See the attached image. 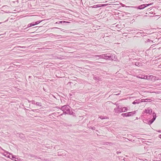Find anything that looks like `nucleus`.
Instances as JSON below:
<instances>
[{
    "instance_id": "28",
    "label": "nucleus",
    "mask_w": 161,
    "mask_h": 161,
    "mask_svg": "<svg viewBox=\"0 0 161 161\" xmlns=\"http://www.w3.org/2000/svg\"><path fill=\"white\" fill-rule=\"evenodd\" d=\"M158 137L161 139V134L159 135Z\"/></svg>"
},
{
    "instance_id": "11",
    "label": "nucleus",
    "mask_w": 161,
    "mask_h": 161,
    "mask_svg": "<svg viewBox=\"0 0 161 161\" xmlns=\"http://www.w3.org/2000/svg\"><path fill=\"white\" fill-rule=\"evenodd\" d=\"M19 137L22 139H24L25 137L24 135L21 133L19 134Z\"/></svg>"
},
{
    "instance_id": "14",
    "label": "nucleus",
    "mask_w": 161,
    "mask_h": 161,
    "mask_svg": "<svg viewBox=\"0 0 161 161\" xmlns=\"http://www.w3.org/2000/svg\"><path fill=\"white\" fill-rule=\"evenodd\" d=\"M102 6V5L101 4H97V5H95L93 6V7L94 8H97L98 7H100Z\"/></svg>"
},
{
    "instance_id": "8",
    "label": "nucleus",
    "mask_w": 161,
    "mask_h": 161,
    "mask_svg": "<svg viewBox=\"0 0 161 161\" xmlns=\"http://www.w3.org/2000/svg\"><path fill=\"white\" fill-rule=\"evenodd\" d=\"M152 100L150 99H142L141 100V102H151Z\"/></svg>"
},
{
    "instance_id": "26",
    "label": "nucleus",
    "mask_w": 161,
    "mask_h": 161,
    "mask_svg": "<svg viewBox=\"0 0 161 161\" xmlns=\"http://www.w3.org/2000/svg\"><path fill=\"white\" fill-rule=\"evenodd\" d=\"M36 110V109H32V111H33V112H35V111Z\"/></svg>"
},
{
    "instance_id": "17",
    "label": "nucleus",
    "mask_w": 161,
    "mask_h": 161,
    "mask_svg": "<svg viewBox=\"0 0 161 161\" xmlns=\"http://www.w3.org/2000/svg\"><path fill=\"white\" fill-rule=\"evenodd\" d=\"M42 21H37L34 24V25H37L38 24H39V23H40Z\"/></svg>"
},
{
    "instance_id": "1",
    "label": "nucleus",
    "mask_w": 161,
    "mask_h": 161,
    "mask_svg": "<svg viewBox=\"0 0 161 161\" xmlns=\"http://www.w3.org/2000/svg\"><path fill=\"white\" fill-rule=\"evenodd\" d=\"M128 108L126 107H121L120 106H119L117 108L114 109V111L115 113H120L122 112H125L127 111Z\"/></svg>"
},
{
    "instance_id": "25",
    "label": "nucleus",
    "mask_w": 161,
    "mask_h": 161,
    "mask_svg": "<svg viewBox=\"0 0 161 161\" xmlns=\"http://www.w3.org/2000/svg\"><path fill=\"white\" fill-rule=\"evenodd\" d=\"M137 64H139V63L138 62H136V65H137Z\"/></svg>"
},
{
    "instance_id": "34",
    "label": "nucleus",
    "mask_w": 161,
    "mask_h": 161,
    "mask_svg": "<svg viewBox=\"0 0 161 161\" xmlns=\"http://www.w3.org/2000/svg\"><path fill=\"white\" fill-rule=\"evenodd\" d=\"M148 41H149V39L148 40Z\"/></svg>"
},
{
    "instance_id": "27",
    "label": "nucleus",
    "mask_w": 161,
    "mask_h": 161,
    "mask_svg": "<svg viewBox=\"0 0 161 161\" xmlns=\"http://www.w3.org/2000/svg\"><path fill=\"white\" fill-rule=\"evenodd\" d=\"M121 152L119 151H117V153L118 154L119 153H120Z\"/></svg>"
},
{
    "instance_id": "22",
    "label": "nucleus",
    "mask_w": 161,
    "mask_h": 161,
    "mask_svg": "<svg viewBox=\"0 0 161 161\" xmlns=\"http://www.w3.org/2000/svg\"><path fill=\"white\" fill-rule=\"evenodd\" d=\"M12 158L13 159L15 158V156H13V155L12 156Z\"/></svg>"
},
{
    "instance_id": "30",
    "label": "nucleus",
    "mask_w": 161,
    "mask_h": 161,
    "mask_svg": "<svg viewBox=\"0 0 161 161\" xmlns=\"http://www.w3.org/2000/svg\"><path fill=\"white\" fill-rule=\"evenodd\" d=\"M28 102L29 103H30V102H31V101H28Z\"/></svg>"
},
{
    "instance_id": "2",
    "label": "nucleus",
    "mask_w": 161,
    "mask_h": 161,
    "mask_svg": "<svg viewBox=\"0 0 161 161\" xmlns=\"http://www.w3.org/2000/svg\"><path fill=\"white\" fill-rule=\"evenodd\" d=\"M61 109L63 111L64 114H71L70 112V107L68 105L62 106Z\"/></svg>"
},
{
    "instance_id": "7",
    "label": "nucleus",
    "mask_w": 161,
    "mask_h": 161,
    "mask_svg": "<svg viewBox=\"0 0 161 161\" xmlns=\"http://www.w3.org/2000/svg\"><path fill=\"white\" fill-rule=\"evenodd\" d=\"M152 112V109L148 108L147 109H145V110L143 112V114H144V113H146L147 114H150Z\"/></svg>"
},
{
    "instance_id": "31",
    "label": "nucleus",
    "mask_w": 161,
    "mask_h": 161,
    "mask_svg": "<svg viewBox=\"0 0 161 161\" xmlns=\"http://www.w3.org/2000/svg\"><path fill=\"white\" fill-rule=\"evenodd\" d=\"M158 132H160L161 131H160V130H159V131H158Z\"/></svg>"
},
{
    "instance_id": "23",
    "label": "nucleus",
    "mask_w": 161,
    "mask_h": 161,
    "mask_svg": "<svg viewBox=\"0 0 161 161\" xmlns=\"http://www.w3.org/2000/svg\"><path fill=\"white\" fill-rule=\"evenodd\" d=\"M102 5V6H105L107 5V4H101Z\"/></svg>"
},
{
    "instance_id": "15",
    "label": "nucleus",
    "mask_w": 161,
    "mask_h": 161,
    "mask_svg": "<svg viewBox=\"0 0 161 161\" xmlns=\"http://www.w3.org/2000/svg\"><path fill=\"white\" fill-rule=\"evenodd\" d=\"M34 25H35L34 23H30V24H29L28 25V27H31L32 26H33Z\"/></svg>"
},
{
    "instance_id": "4",
    "label": "nucleus",
    "mask_w": 161,
    "mask_h": 161,
    "mask_svg": "<svg viewBox=\"0 0 161 161\" xmlns=\"http://www.w3.org/2000/svg\"><path fill=\"white\" fill-rule=\"evenodd\" d=\"M114 55L110 54H103V59H106V60H113L112 57Z\"/></svg>"
},
{
    "instance_id": "29",
    "label": "nucleus",
    "mask_w": 161,
    "mask_h": 161,
    "mask_svg": "<svg viewBox=\"0 0 161 161\" xmlns=\"http://www.w3.org/2000/svg\"><path fill=\"white\" fill-rule=\"evenodd\" d=\"M6 153H9V154H10V153H8V152H6Z\"/></svg>"
},
{
    "instance_id": "6",
    "label": "nucleus",
    "mask_w": 161,
    "mask_h": 161,
    "mask_svg": "<svg viewBox=\"0 0 161 161\" xmlns=\"http://www.w3.org/2000/svg\"><path fill=\"white\" fill-rule=\"evenodd\" d=\"M152 4L151 3V4H142V5H141L139 6H138L137 7V8L138 9H144V8H145V7L150 5H151Z\"/></svg>"
},
{
    "instance_id": "37",
    "label": "nucleus",
    "mask_w": 161,
    "mask_h": 161,
    "mask_svg": "<svg viewBox=\"0 0 161 161\" xmlns=\"http://www.w3.org/2000/svg\"><path fill=\"white\" fill-rule=\"evenodd\" d=\"M7 157H8V158H10V157H8V156Z\"/></svg>"
},
{
    "instance_id": "19",
    "label": "nucleus",
    "mask_w": 161,
    "mask_h": 161,
    "mask_svg": "<svg viewBox=\"0 0 161 161\" xmlns=\"http://www.w3.org/2000/svg\"><path fill=\"white\" fill-rule=\"evenodd\" d=\"M119 93H117V92H114V95H119L120 94V92H121V91H119Z\"/></svg>"
},
{
    "instance_id": "12",
    "label": "nucleus",
    "mask_w": 161,
    "mask_h": 161,
    "mask_svg": "<svg viewBox=\"0 0 161 161\" xmlns=\"http://www.w3.org/2000/svg\"><path fill=\"white\" fill-rule=\"evenodd\" d=\"M36 106L39 107H41L42 106V103L39 102H36Z\"/></svg>"
},
{
    "instance_id": "21",
    "label": "nucleus",
    "mask_w": 161,
    "mask_h": 161,
    "mask_svg": "<svg viewBox=\"0 0 161 161\" xmlns=\"http://www.w3.org/2000/svg\"><path fill=\"white\" fill-rule=\"evenodd\" d=\"M90 128L91 129H92V130H95V128L94 127H90Z\"/></svg>"
},
{
    "instance_id": "16",
    "label": "nucleus",
    "mask_w": 161,
    "mask_h": 161,
    "mask_svg": "<svg viewBox=\"0 0 161 161\" xmlns=\"http://www.w3.org/2000/svg\"><path fill=\"white\" fill-rule=\"evenodd\" d=\"M100 118L101 119H108V118L106 116L103 117V116H101L100 117Z\"/></svg>"
},
{
    "instance_id": "13",
    "label": "nucleus",
    "mask_w": 161,
    "mask_h": 161,
    "mask_svg": "<svg viewBox=\"0 0 161 161\" xmlns=\"http://www.w3.org/2000/svg\"><path fill=\"white\" fill-rule=\"evenodd\" d=\"M94 56L95 57H98L99 58L102 59H103V54L101 55H95Z\"/></svg>"
},
{
    "instance_id": "36",
    "label": "nucleus",
    "mask_w": 161,
    "mask_h": 161,
    "mask_svg": "<svg viewBox=\"0 0 161 161\" xmlns=\"http://www.w3.org/2000/svg\"><path fill=\"white\" fill-rule=\"evenodd\" d=\"M151 76L150 75V76H149V77H151Z\"/></svg>"
},
{
    "instance_id": "20",
    "label": "nucleus",
    "mask_w": 161,
    "mask_h": 161,
    "mask_svg": "<svg viewBox=\"0 0 161 161\" xmlns=\"http://www.w3.org/2000/svg\"><path fill=\"white\" fill-rule=\"evenodd\" d=\"M31 103L32 104H36V101L35 100H32L31 101Z\"/></svg>"
},
{
    "instance_id": "33",
    "label": "nucleus",
    "mask_w": 161,
    "mask_h": 161,
    "mask_svg": "<svg viewBox=\"0 0 161 161\" xmlns=\"http://www.w3.org/2000/svg\"><path fill=\"white\" fill-rule=\"evenodd\" d=\"M2 35H3V34H0V36Z\"/></svg>"
},
{
    "instance_id": "3",
    "label": "nucleus",
    "mask_w": 161,
    "mask_h": 161,
    "mask_svg": "<svg viewBox=\"0 0 161 161\" xmlns=\"http://www.w3.org/2000/svg\"><path fill=\"white\" fill-rule=\"evenodd\" d=\"M136 113L135 111L131 112L126 113H122L121 114V116L123 117H128L133 116L134 114H135Z\"/></svg>"
},
{
    "instance_id": "9",
    "label": "nucleus",
    "mask_w": 161,
    "mask_h": 161,
    "mask_svg": "<svg viewBox=\"0 0 161 161\" xmlns=\"http://www.w3.org/2000/svg\"><path fill=\"white\" fill-rule=\"evenodd\" d=\"M141 100H140V99L136 100L132 103V104H138L140 103L141 102Z\"/></svg>"
},
{
    "instance_id": "24",
    "label": "nucleus",
    "mask_w": 161,
    "mask_h": 161,
    "mask_svg": "<svg viewBox=\"0 0 161 161\" xmlns=\"http://www.w3.org/2000/svg\"><path fill=\"white\" fill-rule=\"evenodd\" d=\"M31 157H35V158H37V157H36V156H33V155H31Z\"/></svg>"
},
{
    "instance_id": "32",
    "label": "nucleus",
    "mask_w": 161,
    "mask_h": 161,
    "mask_svg": "<svg viewBox=\"0 0 161 161\" xmlns=\"http://www.w3.org/2000/svg\"><path fill=\"white\" fill-rule=\"evenodd\" d=\"M160 161V160H159V161L156 160V161Z\"/></svg>"
},
{
    "instance_id": "35",
    "label": "nucleus",
    "mask_w": 161,
    "mask_h": 161,
    "mask_svg": "<svg viewBox=\"0 0 161 161\" xmlns=\"http://www.w3.org/2000/svg\"><path fill=\"white\" fill-rule=\"evenodd\" d=\"M148 41H149V39L148 40Z\"/></svg>"
},
{
    "instance_id": "18",
    "label": "nucleus",
    "mask_w": 161,
    "mask_h": 161,
    "mask_svg": "<svg viewBox=\"0 0 161 161\" xmlns=\"http://www.w3.org/2000/svg\"><path fill=\"white\" fill-rule=\"evenodd\" d=\"M139 77L140 78H141L142 79H147V76H144L143 77Z\"/></svg>"
},
{
    "instance_id": "5",
    "label": "nucleus",
    "mask_w": 161,
    "mask_h": 161,
    "mask_svg": "<svg viewBox=\"0 0 161 161\" xmlns=\"http://www.w3.org/2000/svg\"><path fill=\"white\" fill-rule=\"evenodd\" d=\"M153 118L151 120H150L147 121V123L148 124H152L154 121L155 120L156 117V114L154 113L153 112Z\"/></svg>"
},
{
    "instance_id": "10",
    "label": "nucleus",
    "mask_w": 161,
    "mask_h": 161,
    "mask_svg": "<svg viewBox=\"0 0 161 161\" xmlns=\"http://www.w3.org/2000/svg\"><path fill=\"white\" fill-rule=\"evenodd\" d=\"M69 22L68 21H58V22H57L55 23V24H62L63 23H69Z\"/></svg>"
}]
</instances>
